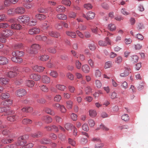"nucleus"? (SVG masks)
I'll use <instances>...</instances> for the list:
<instances>
[{
  "label": "nucleus",
  "instance_id": "obj_57",
  "mask_svg": "<svg viewBox=\"0 0 148 148\" xmlns=\"http://www.w3.org/2000/svg\"><path fill=\"white\" fill-rule=\"evenodd\" d=\"M110 97L112 99H116L117 98L116 93L114 91L112 92L110 95Z\"/></svg>",
  "mask_w": 148,
  "mask_h": 148
},
{
  "label": "nucleus",
  "instance_id": "obj_5",
  "mask_svg": "<svg viewBox=\"0 0 148 148\" xmlns=\"http://www.w3.org/2000/svg\"><path fill=\"white\" fill-rule=\"evenodd\" d=\"M99 45L101 47H105L108 44L110 45L111 42L109 38L107 37L105 39L104 41L100 40L98 42Z\"/></svg>",
  "mask_w": 148,
  "mask_h": 148
},
{
  "label": "nucleus",
  "instance_id": "obj_38",
  "mask_svg": "<svg viewBox=\"0 0 148 148\" xmlns=\"http://www.w3.org/2000/svg\"><path fill=\"white\" fill-rule=\"evenodd\" d=\"M108 29L111 31H113L116 30V27L114 24H110L108 26Z\"/></svg>",
  "mask_w": 148,
  "mask_h": 148
},
{
  "label": "nucleus",
  "instance_id": "obj_15",
  "mask_svg": "<svg viewBox=\"0 0 148 148\" xmlns=\"http://www.w3.org/2000/svg\"><path fill=\"white\" fill-rule=\"evenodd\" d=\"M11 59L13 62L17 63H20L23 61V60L21 58L16 56H13L12 58Z\"/></svg>",
  "mask_w": 148,
  "mask_h": 148
},
{
  "label": "nucleus",
  "instance_id": "obj_46",
  "mask_svg": "<svg viewBox=\"0 0 148 148\" xmlns=\"http://www.w3.org/2000/svg\"><path fill=\"white\" fill-rule=\"evenodd\" d=\"M62 3L68 6H70L71 4V2L69 0H63L62 1Z\"/></svg>",
  "mask_w": 148,
  "mask_h": 148
},
{
  "label": "nucleus",
  "instance_id": "obj_7",
  "mask_svg": "<svg viewBox=\"0 0 148 148\" xmlns=\"http://www.w3.org/2000/svg\"><path fill=\"white\" fill-rule=\"evenodd\" d=\"M95 15V13L90 11L88 12L86 14H83L82 16L87 20L92 19L94 18Z\"/></svg>",
  "mask_w": 148,
  "mask_h": 148
},
{
  "label": "nucleus",
  "instance_id": "obj_42",
  "mask_svg": "<svg viewBox=\"0 0 148 148\" xmlns=\"http://www.w3.org/2000/svg\"><path fill=\"white\" fill-rule=\"evenodd\" d=\"M27 85L29 87H32L34 84V82L33 80H27L26 82Z\"/></svg>",
  "mask_w": 148,
  "mask_h": 148
},
{
  "label": "nucleus",
  "instance_id": "obj_1",
  "mask_svg": "<svg viewBox=\"0 0 148 148\" xmlns=\"http://www.w3.org/2000/svg\"><path fill=\"white\" fill-rule=\"evenodd\" d=\"M29 136L28 135H25L21 136L18 138L17 141L15 144L10 145V147H15V145L17 146H23L26 143V140L28 139Z\"/></svg>",
  "mask_w": 148,
  "mask_h": 148
},
{
  "label": "nucleus",
  "instance_id": "obj_18",
  "mask_svg": "<svg viewBox=\"0 0 148 148\" xmlns=\"http://www.w3.org/2000/svg\"><path fill=\"white\" fill-rule=\"evenodd\" d=\"M9 79L5 77H0V84L6 85L8 83Z\"/></svg>",
  "mask_w": 148,
  "mask_h": 148
},
{
  "label": "nucleus",
  "instance_id": "obj_41",
  "mask_svg": "<svg viewBox=\"0 0 148 148\" xmlns=\"http://www.w3.org/2000/svg\"><path fill=\"white\" fill-rule=\"evenodd\" d=\"M45 111L47 113L52 115H54L55 114V113L53 111L48 108H45Z\"/></svg>",
  "mask_w": 148,
  "mask_h": 148
},
{
  "label": "nucleus",
  "instance_id": "obj_50",
  "mask_svg": "<svg viewBox=\"0 0 148 148\" xmlns=\"http://www.w3.org/2000/svg\"><path fill=\"white\" fill-rule=\"evenodd\" d=\"M50 75L54 78H56L58 75L57 72L54 71H51L50 73Z\"/></svg>",
  "mask_w": 148,
  "mask_h": 148
},
{
  "label": "nucleus",
  "instance_id": "obj_3",
  "mask_svg": "<svg viewBox=\"0 0 148 148\" xmlns=\"http://www.w3.org/2000/svg\"><path fill=\"white\" fill-rule=\"evenodd\" d=\"M131 69L130 68L124 67L122 69V72L120 73V75L121 77H125L128 76L130 73L131 72Z\"/></svg>",
  "mask_w": 148,
  "mask_h": 148
},
{
  "label": "nucleus",
  "instance_id": "obj_64",
  "mask_svg": "<svg viewBox=\"0 0 148 148\" xmlns=\"http://www.w3.org/2000/svg\"><path fill=\"white\" fill-rule=\"evenodd\" d=\"M85 91L86 93L87 94H89V93L92 92V89L90 86H87L85 88Z\"/></svg>",
  "mask_w": 148,
  "mask_h": 148
},
{
  "label": "nucleus",
  "instance_id": "obj_63",
  "mask_svg": "<svg viewBox=\"0 0 148 148\" xmlns=\"http://www.w3.org/2000/svg\"><path fill=\"white\" fill-rule=\"evenodd\" d=\"M9 25L7 23H0V28H5L8 27Z\"/></svg>",
  "mask_w": 148,
  "mask_h": 148
},
{
  "label": "nucleus",
  "instance_id": "obj_44",
  "mask_svg": "<svg viewBox=\"0 0 148 148\" xmlns=\"http://www.w3.org/2000/svg\"><path fill=\"white\" fill-rule=\"evenodd\" d=\"M38 10L39 12L45 13L48 12V10L47 8H44L42 7H40L38 9Z\"/></svg>",
  "mask_w": 148,
  "mask_h": 148
},
{
  "label": "nucleus",
  "instance_id": "obj_36",
  "mask_svg": "<svg viewBox=\"0 0 148 148\" xmlns=\"http://www.w3.org/2000/svg\"><path fill=\"white\" fill-rule=\"evenodd\" d=\"M89 112V115L92 117H94L97 115V112L95 110H90Z\"/></svg>",
  "mask_w": 148,
  "mask_h": 148
},
{
  "label": "nucleus",
  "instance_id": "obj_11",
  "mask_svg": "<svg viewBox=\"0 0 148 148\" xmlns=\"http://www.w3.org/2000/svg\"><path fill=\"white\" fill-rule=\"evenodd\" d=\"M8 63V59L5 57L0 56V64L4 65Z\"/></svg>",
  "mask_w": 148,
  "mask_h": 148
},
{
  "label": "nucleus",
  "instance_id": "obj_59",
  "mask_svg": "<svg viewBox=\"0 0 148 148\" xmlns=\"http://www.w3.org/2000/svg\"><path fill=\"white\" fill-rule=\"evenodd\" d=\"M82 128L83 130L84 131H87L89 129L87 124L84 123L82 126Z\"/></svg>",
  "mask_w": 148,
  "mask_h": 148
},
{
  "label": "nucleus",
  "instance_id": "obj_43",
  "mask_svg": "<svg viewBox=\"0 0 148 148\" xmlns=\"http://www.w3.org/2000/svg\"><path fill=\"white\" fill-rule=\"evenodd\" d=\"M22 123L25 125L30 124L32 123V121L28 119H24L22 121Z\"/></svg>",
  "mask_w": 148,
  "mask_h": 148
},
{
  "label": "nucleus",
  "instance_id": "obj_12",
  "mask_svg": "<svg viewBox=\"0 0 148 148\" xmlns=\"http://www.w3.org/2000/svg\"><path fill=\"white\" fill-rule=\"evenodd\" d=\"M24 55V53L22 51H15L12 52V55L13 56L19 57L23 56Z\"/></svg>",
  "mask_w": 148,
  "mask_h": 148
},
{
  "label": "nucleus",
  "instance_id": "obj_2",
  "mask_svg": "<svg viewBox=\"0 0 148 148\" xmlns=\"http://www.w3.org/2000/svg\"><path fill=\"white\" fill-rule=\"evenodd\" d=\"M19 74L18 68L17 67H15L13 68L12 71H9L7 73V76L10 78H13Z\"/></svg>",
  "mask_w": 148,
  "mask_h": 148
},
{
  "label": "nucleus",
  "instance_id": "obj_26",
  "mask_svg": "<svg viewBox=\"0 0 148 148\" xmlns=\"http://www.w3.org/2000/svg\"><path fill=\"white\" fill-rule=\"evenodd\" d=\"M35 17L36 19L40 20L45 19L46 18V16L44 14H36Z\"/></svg>",
  "mask_w": 148,
  "mask_h": 148
},
{
  "label": "nucleus",
  "instance_id": "obj_16",
  "mask_svg": "<svg viewBox=\"0 0 148 148\" xmlns=\"http://www.w3.org/2000/svg\"><path fill=\"white\" fill-rule=\"evenodd\" d=\"M13 33L12 30L7 29L5 31V33L3 35L4 37H8L12 36Z\"/></svg>",
  "mask_w": 148,
  "mask_h": 148
},
{
  "label": "nucleus",
  "instance_id": "obj_24",
  "mask_svg": "<svg viewBox=\"0 0 148 148\" xmlns=\"http://www.w3.org/2000/svg\"><path fill=\"white\" fill-rule=\"evenodd\" d=\"M12 104V101L10 99H8L4 101L1 103V105L5 106H9Z\"/></svg>",
  "mask_w": 148,
  "mask_h": 148
},
{
  "label": "nucleus",
  "instance_id": "obj_30",
  "mask_svg": "<svg viewBox=\"0 0 148 148\" xmlns=\"http://www.w3.org/2000/svg\"><path fill=\"white\" fill-rule=\"evenodd\" d=\"M49 57L47 55H42L38 57V59L44 61L47 60L49 59Z\"/></svg>",
  "mask_w": 148,
  "mask_h": 148
},
{
  "label": "nucleus",
  "instance_id": "obj_58",
  "mask_svg": "<svg viewBox=\"0 0 148 148\" xmlns=\"http://www.w3.org/2000/svg\"><path fill=\"white\" fill-rule=\"evenodd\" d=\"M95 85L98 88H100L102 86V84L100 81L98 80L95 81Z\"/></svg>",
  "mask_w": 148,
  "mask_h": 148
},
{
  "label": "nucleus",
  "instance_id": "obj_19",
  "mask_svg": "<svg viewBox=\"0 0 148 148\" xmlns=\"http://www.w3.org/2000/svg\"><path fill=\"white\" fill-rule=\"evenodd\" d=\"M30 77L31 79L36 81L39 80L41 78V76L40 75L35 74H31Z\"/></svg>",
  "mask_w": 148,
  "mask_h": 148
},
{
  "label": "nucleus",
  "instance_id": "obj_21",
  "mask_svg": "<svg viewBox=\"0 0 148 148\" xmlns=\"http://www.w3.org/2000/svg\"><path fill=\"white\" fill-rule=\"evenodd\" d=\"M82 69L83 71L85 73H88L90 69L89 66L86 64L83 65L82 66Z\"/></svg>",
  "mask_w": 148,
  "mask_h": 148
},
{
  "label": "nucleus",
  "instance_id": "obj_45",
  "mask_svg": "<svg viewBox=\"0 0 148 148\" xmlns=\"http://www.w3.org/2000/svg\"><path fill=\"white\" fill-rule=\"evenodd\" d=\"M61 98L62 97L60 95H57L54 97V100L55 101L59 102L60 101Z\"/></svg>",
  "mask_w": 148,
  "mask_h": 148
},
{
  "label": "nucleus",
  "instance_id": "obj_17",
  "mask_svg": "<svg viewBox=\"0 0 148 148\" xmlns=\"http://www.w3.org/2000/svg\"><path fill=\"white\" fill-rule=\"evenodd\" d=\"M45 68L41 66H35L33 67V69L36 71L38 72H42L43 70Z\"/></svg>",
  "mask_w": 148,
  "mask_h": 148
},
{
  "label": "nucleus",
  "instance_id": "obj_37",
  "mask_svg": "<svg viewBox=\"0 0 148 148\" xmlns=\"http://www.w3.org/2000/svg\"><path fill=\"white\" fill-rule=\"evenodd\" d=\"M66 33L68 36L71 37L72 38H75L76 36V34L74 32L67 31Z\"/></svg>",
  "mask_w": 148,
  "mask_h": 148
},
{
  "label": "nucleus",
  "instance_id": "obj_29",
  "mask_svg": "<svg viewBox=\"0 0 148 148\" xmlns=\"http://www.w3.org/2000/svg\"><path fill=\"white\" fill-rule=\"evenodd\" d=\"M49 34L51 36L55 38H58L60 36V34L59 33L52 31L49 32Z\"/></svg>",
  "mask_w": 148,
  "mask_h": 148
},
{
  "label": "nucleus",
  "instance_id": "obj_35",
  "mask_svg": "<svg viewBox=\"0 0 148 148\" xmlns=\"http://www.w3.org/2000/svg\"><path fill=\"white\" fill-rule=\"evenodd\" d=\"M77 29L79 31H84L86 29L87 26L86 25L80 24L79 25Z\"/></svg>",
  "mask_w": 148,
  "mask_h": 148
},
{
  "label": "nucleus",
  "instance_id": "obj_14",
  "mask_svg": "<svg viewBox=\"0 0 148 148\" xmlns=\"http://www.w3.org/2000/svg\"><path fill=\"white\" fill-rule=\"evenodd\" d=\"M56 87L58 90L63 91L66 89V87L64 85L59 84H57L56 85Z\"/></svg>",
  "mask_w": 148,
  "mask_h": 148
},
{
  "label": "nucleus",
  "instance_id": "obj_20",
  "mask_svg": "<svg viewBox=\"0 0 148 148\" xmlns=\"http://www.w3.org/2000/svg\"><path fill=\"white\" fill-rule=\"evenodd\" d=\"M10 95L8 92L2 93L0 95V99H8L9 98Z\"/></svg>",
  "mask_w": 148,
  "mask_h": 148
},
{
  "label": "nucleus",
  "instance_id": "obj_48",
  "mask_svg": "<svg viewBox=\"0 0 148 148\" xmlns=\"http://www.w3.org/2000/svg\"><path fill=\"white\" fill-rule=\"evenodd\" d=\"M122 119L125 121H128L129 120V117L127 114H124L121 116Z\"/></svg>",
  "mask_w": 148,
  "mask_h": 148
},
{
  "label": "nucleus",
  "instance_id": "obj_4",
  "mask_svg": "<svg viewBox=\"0 0 148 148\" xmlns=\"http://www.w3.org/2000/svg\"><path fill=\"white\" fill-rule=\"evenodd\" d=\"M40 48L39 45L37 44H34L31 47L29 52L31 54H36L38 52V50Z\"/></svg>",
  "mask_w": 148,
  "mask_h": 148
},
{
  "label": "nucleus",
  "instance_id": "obj_39",
  "mask_svg": "<svg viewBox=\"0 0 148 148\" xmlns=\"http://www.w3.org/2000/svg\"><path fill=\"white\" fill-rule=\"evenodd\" d=\"M73 102L71 100L67 101L66 102V106L68 108L71 109L72 108Z\"/></svg>",
  "mask_w": 148,
  "mask_h": 148
},
{
  "label": "nucleus",
  "instance_id": "obj_25",
  "mask_svg": "<svg viewBox=\"0 0 148 148\" xmlns=\"http://www.w3.org/2000/svg\"><path fill=\"white\" fill-rule=\"evenodd\" d=\"M42 119L47 123H51L52 121L51 118L48 116H43L42 118Z\"/></svg>",
  "mask_w": 148,
  "mask_h": 148
},
{
  "label": "nucleus",
  "instance_id": "obj_49",
  "mask_svg": "<svg viewBox=\"0 0 148 148\" xmlns=\"http://www.w3.org/2000/svg\"><path fill=\"white\" fill-rule=\"evenodd\" d=\"M36 39L40 40H42L44 41H46L47 40V37L45 36H39L36 37Z\"/></svg>",
  "mask_w": 148,
  "mask_h": 148
},
{
  "label": "nucleus",
  "instance_id": "obj_54",
  "mask_svg": "<svg viewBox=\"0 0 148 148\" xmlns=\"http://www.w3.org/2000/svg\"><path fill=\"white\" fill-rule=\"evenodd\" d=\"M75 64L76 67L77 69H79L81 68L82 64L79 60H76L75 62Z\"/></svg>",
  "mask_w": 148,
  "mask_h": 148
},
{
  "label": "nucleus",
  "instance_id": "obj_23",
  "mask_svg": "<svg viewBox=\"0 0 148 148\" xmlns=\"http://www.w3.org/2000/svg\"><path fill=\"white\" fill-rule=\"evenodd\" d=\"M42 134L41 132H38L36 133L31 134L30 136H31L33 138H37L41 136Z\"/></svg>",
  "mask_w": 148,
  "mask_h": 148
},
{
  "label": "nucleus",
  "instance_id": "obj_31",
  "mask_svg": "<svg viewBox=\"0 0 148 148\" xmlns=\"http://www.w3.org/2000/svg\"><path fill=\"white\" fill-rule=\"evenodd\" d=\"M40 142L43 144H47L50 142V140L46 138H42L40 140Z\"/></svg>",
  "mask_w": 148,
  "mask_h": 148
},
{
  "label": "nucleus",
  "instance_id": "obj_51",
  "mask_svg": "<svg viewBox=\"0 0 148 148\" xmlns=\"http://www.w3.org/2000/svg\"><path fill=\"white\" fill-rule=\"evenodd\" d=\"M40 88L41 90L44 92H47L49 91L48 88L46 86L42 85L40 87Z\"/></svg>",
  "mask_w": 148,
  "mask_h": 148
},
{
  "label": "nucleus",
  "instance_id": "obj_60",
  "mask_svg": "<svg viewBox=\"0 0 148 148\" xmlns=\"http://www.w3.org/2000/svg\"><path fill=\"white\" fill-rule=\"evenodd\" d=\"M68 88L69 91L71 93H74L75 91V88L72 86H69Z\"/></svg>",
  "mask_w": 148,
  "mask_h": 148
},
{
  "label": "nucleus",
  "instance_id": "obj_8",
  "mask_svg": "<svg viewBox=\"0 0 148 148\" xmlns=\"http://www.w3.org/2000/svg\"><path fill=\"white\" fill-rule=\"evenodd\" d=\"M27 92L24 89H20L18 90L16 92V95L19 97H22L26 95Z\"/></svg>",
  "mask_w": 148,
  "mask_h": 148
},
{
  "label": "nucleus",
  "instance_id": "obj_61",
  "mask_svg": "<svg viewBox=\"0 0 148 148\" xmlns=\"http://www.w3.org/2000/svg\"><path fill=\"white\" fill-rule=\"evenodd\" d=\"M112 65V62L111 61H108L105 63V67L106 69H107L111 67Z\"/></svg>",
  "mask_w": 148,
  "mask_h": 148
},
{
  "label": "nucleus",
  "instance_id": "obj_32",
  "mask_svg": "<svg viewBox=\"0 0 148 148\" xmlns=\"http://www.w3.org/2000/svg\"><path fill=\"white\" fill-rule=\"evenodd\" d=\"M15 10L14 8L9 9L7 12V14L10 15H13L15 13Z\"/></svg>",
  "mask_w": 148,
  "mask_h": 148
},
{
  "label": "nucleus",
  "instance_id": "obj_33",
  "mask_svg": "<svg viewBox=\"0 0 148 148\" xmlns=\"http://www.w3.org/2000/svg\"><path fill=\"white\" fill-rule=\"evenodd\" d=\"M57 18L59 19L65 20L67 18V16L64 14H60L57 16Z\"/></svg>",
  "mask_w": 148,
  "mask_h": 148
},
{
  "label": "nucleus",
  "instance_id": "obj_9",
  "mask_svg": "<svg viewBox=\"0 0 148 148\" xmlns=\"http://www.w3.org/2000/svg\"><path fill=\"white\" fill-rule=\"evenodd\" d=\"M40 32V29L37 27H34L29 29L28 31L29 34L33 35L38 33Z\"/></svg>",
  "mask_w": 148,
  "mask_h": 148
},
{
  "label": "nucleus",
  "instance_id": "obj_13",
  "mask_svg": "<svg viewBox=\"0 0 148 148\" xmlns=\"http://www.w3.org/2000/svg\"><path fill=\"white\" fill-rule=\"evenodd\" d=\"M15 13L17 14H22L25 12V9L22 7H17L15 8Z\"/></svg>",
  "mask_w": 148,
  "mask_h": 148
},
{
  "label": "nucleus",
  "instance_id": "obj_56",
  "mask_svg": "<svg viewBox=\"0 0 148 148\" xmlns=\"http://www.w3.org/2000/svg\"><path fill=\"white\" fill-rule=\"evenodd\" d=\"M26 2H23V5L25 8L27 9L31 8L32 6L31 3H26Z\"/></svg>",
  "mask_w": 148,
  "mask_h": 148
},
{
  "label": "nucleus",
  "instance_id": "obj_55",
  "mask_svg": "<svg viewBox=\"0 0 148 148\" xmlns=\"http://www.w3.org/2000/svg\"><path fill=\"white\" fill-rule=\"evenodd\" d=\"M48 52L52 53H55L56 52V49L53 47H50L47 49Z\"/></svg>",
  "mask_w": 148,
  "mask_h": 148
},
{
  "label": "nucleus",
  "instance_id": "obj_40",
  "mask_svg": "<svg viewBox=\"0 0 148 148\" xmlns=\"http://www.w3.org/2000/svg\"><path fill=\"white\" fill-rule=\"evenodd\" d=\"M73 126H74L69 123H66L64 125L65 128L67 130H72L73 128Z\"/></svg>",
  "mask_w": 148,
  "mask_h": 148
},
{
  "label": "nucleus",
  "instance_id": "obj_22",
  "mask_svg": "<svg viewBox=\"0 0 148 148\" xmlns=\"http://www.w3.org/2000/svg\"><path fill=\"white\" fill-rule=\"evenodd\" d=\"M22 112L26 113L31 112L33 111V109L30 107L23 108L21 110Z\"/></svg>",
  "mask_w": 148,
  "mask_h": 148
},
{
  "label": "nucleus",
  "instance_id": "obj_47",
  "mask_svg": "<svg viewBox=\"0 0 148 148\" xmlns=\"http://www.w3.org/2000/svg\"><path fill=\"white\" fill-rule=\"evenodd\" d=\"M66 77L70 80L72 81L74 80V75L70 73H68L66 74Z\"/></svg>",
  "mask_w": 148,
  "mask_h": 148
},
{
  "label": "nucleus",
  "instance_id": "obj_62",
  "mask_svg": "<svg viewBox=\"0 0 148 148\" xmlns=\"http://www.w3.org/2000/svg\"><path fill=\"white\" fill-rule=\"evenodd\" d=\"M48 67L51 68L55 67L56 66L55 63L53 62H51V61H49V62L47 64Z\"/></svg>",
  "mask_w": 148,
  "mask_h": 148
},
{
  "label": "nucleus",
  "instance_id": "obj_6",
  "mask_svg": "<svg viewBox=\"0 0 148 148\" xmlns=\"http://www.w3.org/2000/svg\"><path fill=\"white\" fill-rule=\"evenodd\" d=\"M30 19L29 17L27 15L20 16L18 18V20L20 22L25 23L28 22Z\"/></svg>",
  "mask_w": 148,
  "mask_h": 148
},
{
  "label": "nucleus",
  "instance_id": "obj_52",
  "mask_svg": "<svg viewBox=\"0 0 148 148\" xmlns=\"http://www.w3.org/2000/svg\"><path fill=\"white\" fill-rule=\"evenodd\" d=\"M12 4L10 0H5L4 1V5L5 7H8Z\"/></svg>",
  "mask_w": 148,
  "mask_h": 148
},
{
  "label": "nucleus",
  "instance_id": "obj_10",
  "mask_svg": "<svg viewBox=\"0 0 148 148\" xmlns=\"http://www.w3.org/2000/svg\"><path fill=\"white\" fill-rule=\"evenodd\" d=\"M42 82L45 84H49L50 82V79L47 75H43L41 77Z\"/></svg>",
  "mask_w": 148,
  "mask_h": 148
},
{
  "label": "nucleus",
  "instance_id": "obj_28",
  "mask_svg": "<svg viewBox=\"0 0 148 148\" xmlns=\"http://www.w3.org/2000/svg\"><path fill=\"white\" fill-rule=\"evenodd\" d=\"M12 29L19 30L22 29V26L19 24H15L11 25Z\"/></svg>",
  "mask_w": 148,
  "mask_h": 148
},
{
  "label": "nucleus",
  "instance_id": "obj_34",
  "mask_svg": "<svg viewBox=\"0 0 148 148\" xmlns=\"http://www.w3.org/2000/svg\"><path fill=\"white\" fill-rule=\"evenodd\" d=\"M138 59V56L136 55H134L131 56L130 59L131 61L134 63L137 62Z\"/></svg>",
  "mask_w": 148,
  "mask_h": 148
},
{
  "label": "nucleus",
  "instance_id": "obj_27",
  "mask_svg": "<svg viewBox=\"0 0 148 148\" xmlns=\"http://www.w3.org/2000/svg\"><path fill=\"white\" fill-rule=\"evenodd\" d=\"M65 8L62 5H59L56 7V10L58 12H64L65 11Z\"/></svg>",
  "mask_w": 148,
  "mask_h": 148
},
{
  "label": "nucleus",
  "instance_id": "obj_53",
  "mask_svg": "<svg viewBox=\"0 0 148 148\" xmlns=\"http://www.w3.org/2000/svg\"><path fill=\"white\" fill-rule=\"evenodd\" d=\"M84 8L87 10H89L92 9V6L90 3L85 4L84 5Z\"/></svg>",
  "mask_w": 148,
  "mask_h": 148
}]
</instances>
